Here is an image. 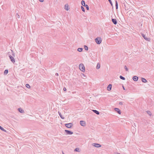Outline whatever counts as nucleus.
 Masks as SVG:
<instances>
[{"label":"nucleus","mask_w":154,"mask_h":154,"mask_svg":"<svg viewBox=\"0 0 154 154\" xmlns=\"http://www.w3.org/2000/svg\"><path fill=\"white\" fill-rule=\"evenodd\" d=\"M58 113L59 114V116H60L61 118L63 119H64V117H63L61 114V113L60 112H58Z\"/></svg>","instance_id":"a211bd4d"},{"label":"nucleus","mask_w":154,"mask_h":154,"mask_svg":"<svg viewBox=\"0 0 154 154\" xmlns=\"http://www.w3.org/2000/svg\"><path fill=\"white\" fill-rule=\"evenodd\" d=\"M83 49L82 48H79L77 49V51L79 52H81L82 51Z\"/></svg>","instance_id":"b1692460"},{"label":"nucleus","mask_w":154,"mask_h":154,"mask_svg":"<svg viewBox=\"0 0 154 154\" xmlns=\"http://www.w3.org/2000/svg\"><path fill=\"white\" fill-rule=\"evenodd\" d=\"M85 6V7L86 9L88 10H89V7L88 6V5H86Z\"/></svg>","instance_id":"7c9ffc66"},{"label":"nucleus","mask_w":154,"mask_h":154,"mask_svg":"<svg viewBox=\"0 0 154 154\" xmlns=\"http://www.w3.org/2000/svg\"><path fill=\"white\" fill-rule=\"evenodd\" d=\"M115 5L116 8L117 9L118 8V4L117 1L116 0L115 1Z\"/></svg>","instance_id":"6ab92c4d"},{"label":"nucleus","mask_w":154,"mask_h":154,"mask_svg":"<svg viewBox=\"0 0 154 154\" xmlns=\"http://www.w3.org/2000/svg\"><path fill=\"white\" fill-rule=\"evenodd\" d=\"M79 150V148H77L75 149L74 151L76 152H80V151Z\"/></svg>","instance_id":"a878e982"},{"label":"nucleus","mask_w":154,"mask_h":154,"mask_svg":"<svg viewBox=\"0 0 154 154\" xmlns=\"http://www.w3.org/2000/svg\"><path fill=\"white\" fill-rule=\"evenodd\" d=\"M112 21L114 24L116 25L117 23V21L116 19H112Z\"/></svg>","instance_id":"f8f14e48"},{"label":"nucleus","mask_w":154,"mask_h":154,"mask_svg":"<svg viewBox=\"0 0 154 154\" xmlns=\"http://www.w3.org/2000/svg\"><path fill=\"white\" fill-rule=\"evenodd\" d=\"M65 131L66 133L67 134L71 135L73 133L72 132L69 130H65Z\"/></svg>","instance_id":"39448f33"},{"label":"nucleus","mask_w":154,"mask_h":154,"mask_svg":"<svg viewBox=\"0 0 154 154\" xmlns=\"http://www.w3.org/2000/svg\"><path fill=\"white\" fill-rule=\"evenodd\" d=\"M92 145L97 148L101 146L100 144L97 143H93L92 144Z\"/></svg>","instance_id":"423d86ee"},{"label":"nucleus","mask_w":154,"mask_h":154,"mask_svg":"<svg viewBox=\"0 0 154 154\" xmlns=\"http://www.w3.org/2000/svg\"><path fill=\"white\" fill-rule=\"evenodd\" d=\"M0 129H1V130H2L3 131H4L5 132H6V130L4 129V128L2 127L1 126H0Z\"/></svg>","instance_id":"412c9836"},{"label":"nucleus","mask_w":154,"mask_h":154,"mask_svg":"<svg viewBox=\"0 0 154 154\" xmlns=\"http://www.w3.org/2000/svg\"><path fill=\"white\" fill-rule=\"evenodd\" d=\"M92 111L95 113L97 115H99L100 112L99 111H97V110H93Z\"/></svg>","instance_id":"dca6fc26"},{"label":"nucleus","mask_w":154,"mask_h":154,"mask_svg":"<svg viewBox=\"0 0 154 154\" xmlns=\"http://www.w3.org/2000/svg\"><path fill=\"white\" fill-rule=\"evenodd\" d=\"M65 125L67 128H70L72 127L73 125V124L72 123H69L66 124Z\"/></svg>","instance_id":"20e7f679"},{"label":"nucleus","mask_w":154,"mask_h":154,"mask_svg":"<svg viewBox=\"0 0 154 154\" xmlns=\"http://www.w3.org/2000/svg\"><path fill=\"white\" fill-rule=\"evenodd\" d=\"M141 81L143 82L144 83H146L147 82L146 79H145L143 78H141Z\"/></svg>","instance_id":"f3484780"},{"label":"nucleus","mask_w":154,"mask_h":154,"mask_svg":"<svg viewBox=\"0 0 154 154\" xmlns=\"http://www.w3.org/2000/svg\"><path fill=\"white\" fill-rule=\"evenodd\" d=\"M138 78L136 76H134L133 77V79L135 81H137L138 80Z\"/></svg>","instance_id":"9b49d317"},{"label":"nucleus","mask_w":154,"mask_h":154,"mask_svg":"<svg viewBox=\"0 0 154 154\" xmlns=\"http://www.w3.org/2000/svg\"><path fill=\"white\" fill-rule=\"evenodd\" d=\"M84 48L85 49V50L87 51L88 50V48L86 45H85L84 46Z\"/></svg>","instance_id":"cd10ccee"},{"label":"nucleus","mask_w":154,"mask_h":154,"mask_svg":"<svg viewBox=\"0 0 154 154\" xmlns=\"http://www.w3.org/2000/svg\"><path fill=\"white\" fill-rule=\"evenodd\" d=\"M95 41L97 44H100L102 41L101 38L100 37H97L95 39Z\"/></svg>","instance_id":"7ed1b4c3"},{"label":"nucleus","mask_w":154,"mask_h":154,"mask_svg":"<svg viewBox=\"0 0 154 154\" xmlns=\"http://www.w3.org/2000/svg\"><path fill=\"white\" fill-rule=\"evenodd\" d=\"M81 4L83 6H85L86 5L85 4V2L84 0H82L81 2Z\"/></svg>","instance_id":"aec40b11"},{"label":"nucleus","mask_w":154,"mask_h":154,"mask_svg":"<svg viewBox=\"0 0 154 154\" xmlns=\"http://www.w3.org/2000/svg\"><path fill=\"white\" fill-rule=\"evenodd\" d=\"M114 110H115L117 112L118 114H121V111H120V110L118 108H114Z\"/></svg>","instance_id":"9d476101"},{"label":"nucleus","mask_w":154,"mask_h":154,"mask_svg":"<svg viewBox=\"0 0 154 154\" xmlns=\"http://www.w3.org/2000/svg\"><path fill=\"white\" fill-rule=\"evenodd\" d=\"M8 73V69H5L4 72V74L5 75L7 74Z\"/></svg>","instance_id":"5701e85b"},{"label":"nucleus","mask_w":154,"mask_h":154,"mask_svg":"<svg viewBox=\"0 0 154 154\" xmlns=\"http://www.w3.org/2000/svg\"><path fill=\"white\" fill-rule=\"evenodd\" d=\"M119 104L120 105H122L123 104V102H121L119 103Z\"/></svg>","instance_id":"f704fd0d"},{"label":"nucleus","mask_w":154,"mask_h":154,"mask_svg":"<svg viewBox=\"0 0 154 154\" xmlns=\"http://www.w3.org/2000/svg\"><path fill=\"white\" fill-rule=\"evenodd\" d=\"M16 16H17V17L18 18H20V16L18 14V13H17L16 14Z\"/></svg>","instance_id":"72a5a7b5"},{"label":"nucleus","mask_w":154,"mask_h":154,"mask_svg":"<svg viewBox=\"0 0 154 154\" xmlns=\"http://www.w3.org/2000/svg\"><path fill=\"white\" fill-rule=\"evenodd\" d=\"M146 112H147V113L148 115H149L150 116H151L152 115V113L150 111H146Z\"/></svg>","instance_id":"bb28decb"},{"label":"nucleus","mask_w":154,"mask_h":154,"mask_svg":"<svg viewBox=\"0 0 154 154\" xmlns=\"http://www.w3.org/2000/svg\"><path fill=\"white\" fill-rule=\"evenodd\" d=\"M123 89L124 90H125V88L123 86Z\"/></svg>","instance_id":"58836bf2"},{"label":"nucleus","mask_w":154,"mask_h":154,"mask_svg":"<svg viewBox=\"0 0 154 154\" xmlns=\"http://www.w3.org/2000/svg\"><path fill=\"white\" fill-rule=\"evenodd\" d=\"M64 8L66 11H68L69 10V5L67 4H66L65 5Z\"/></svg>","instance_id":"1a4fd4ad"},{"label":"nucleus","mask_w":154,"mask_h":154,"mask_svg":"<svg viewBox=\"0 0 154 154\" xmlns=\"http://www.w3.org/2000/svg\"><path fill=\"white\" fill-rule=\"evenodd\" d=\"M11 53V55L13 56V57H15V53L12 50H11V51H10Z\"/></svg>","instance_id":"4468645a"},{"label":"nucleus","mask_w":154,"mask_h":154,"mask_svg":"<svg viewBox=\"0 0 154 154\" xmlns=\"http://www.w3.org/2000/svg\"><path fill=\"white\" fill-rule=\"evenodd\" d=\"M79 69L82 72H84L85 71V67L84 65L82 64H80L79 66Z\"/></svg>","instance_id":"f03ea898"},{"label":"nucleus","mask_w":154,"mask_h":154,"mask_svg":"<svg viewBox=\"0 0 154 154\" xmlns=\"http://www.w3.org/2000/svg\"><path fill=\"white\" fill-rule=\"evenodd\" d=\"M26 87L27 88H30L29 85L27 84H26Z\"/></svg>","instance_id":"c85d7f7f"},{"label":"nucleus","mask_w":154,"mask_h":154,"mask_svg":"<svg viewBox=\"0 0 154 154\" xmlns=\"http://www.w3.org/2000/svg\"><path fill=\"white\" fill-rule=\"evenodd\" d=\"M80 124L83 126H85L86 125L85 122L83 121H81L80 122Z\"/></svg>","instance_id":"0eeeda50"},{"label":"nucleus","mask_w":154,"mask_h":154,"mask_svg":"<svg viewBox=\"0 0 154 154\" xmlns=\"http://www.w3.org/2000/svg\"><path fill=\"white\" fill-rule=\"evenodd\" d=\"M81 9H82V11L84 12H85V9L83 6H81Z\"/></svg>","instance_id":"c756f323"},{"label":"nucleus","mask_w":154,"mask_h":154,"mask_svg":"<svg viewBox=\"0 0 154 154\" xmlns=\"http://www.w3.org/2000/svg\"><path fill=\"white\" fill-rule=\"evenodd\" d=\"M141 35L144 38L146 41H149L150 40V38H147L145 35L143 34H141Z\"/></svg>","instance_id":"6e6552de"},{"label":"nucleus","mask_w":154,"mask_h":154,"mask_svg":"<svg viewBox=\"0 0 154 154\" xmlns=\"http://www.w3.org/2000/svg\"><path fill=\"white\" fill-rule=\"evenodd\" d=\"M112 88V85L109 84L107 86V89L108 91H110Z\"/></svg>","instance_id":"ddd939ff"},{"label":"nucleus","mask_w":154,"mask_h":154,"mask_svg":"<svg viewBox=\"0 0 154 154\" xmlns=\"http://www.w3.org/2000/svg\"><path fill=\"white\" fill-rule=\"evenodd\" d=\"M119 78L120 79H122L123 80H125V78L123 76H122V75H120L119 76Z\"/></svg>","instance_id":"393cba45"},{"label":"nucleus","mask_w":154,"mask_h":154,"mask_svg":"<svg viewBox=\"0 0 154 154\" xmlns=\"http://www.w3.org/2000/svg\"><path fill=\"white\" fill-rule=\"evenodd\" d=\"M39 1L41 2H44V0H39Z\"/></svg>","instance_id":"e433bc0d"},{"label":"nucleus","mask_w":154,"mask_h":154,"mask_svg":"<svg viewBox=\"0 0 154 154\" xmlns=\"http://www.w3.org/2000/svg\"><path fill=\"white\" fill-rule=\"evenodd\" d=\"M100 66L99 63H98L96 66V68L97 69H98L100 68Z\"/></svg>","instance_id":"4be33fe9"},{"label":"nucleus","mask_w":154,"mask_h":154,"mask_svg":"<svg viewBox=\"0 0 154 154\" xmlns=\"http://www.w3.org/2000/svg\"><path fill=\"white\" fill-rule=\"evenodd\" d=\"M55 75L56 76H58V74L57 73H56L55 74Z\"/></svg>","instance_id":"4c0bfd02"},{"label":"nucleus","mask_w":154,"mask_h":154,"mask_svg":"<svg viewBox=\"0 0 154 154\" xmlns=\"http://www.w3.org/2000/svg\"><path fill=\"white\" fill-rule=\"evenodd\" d=\"M8 55L9 58L10 59V60H11V62L13 63H14L15 62V60L14 59V57H13L11 55V52H9L8 53Z\"/></svg>","instance_id":"f257e3e1"},{"label":"nucleus","mask_w":154,"mask_h":154,"mask_svg":"<svg viewBox=\"0 0 154 154\" xmlns=\"http://www.w3.org/2000/svg\"><path fill=\"white\" fill-rule=\"evenodd\" d=\"M18 110L21 113H23L24 112V110L23 109H22L21 108H19L18 109Z\"/></svg>","instance_id":"2eb2a0df"},{"label":"nucleus","mask_w":154,"mask_h":154,"mask_svg":"<svg viewBox=\"0 0 154 154\" xmlns=\"http://www.w3.org/2000/svg\"><path fill=\"white\" fill-rule=\"evenodd\" d=\"M62 152L63 154H65L63 151Z\"/></svg>","instance_id":"ea45409f"},{"label":"nucleus","mask_w":154,"mask_h":154,"mask_svg":"<svg viewBox=\"0 0 154 154\" xmlns=\"http://www.w3.org/2000/svg\"><path fill=\"white\" fill-rule=\"evenodd\" d=\"M124 68L125 69V70L127 71H128V69L127 67V66H124Z\"/></svg>","instance_id":"2f4dec72"},{"label":"nucleus","mask_w":154,"mask_h":154,"mask_svg":"<svg viewBox=\"0 0 154 154\" xmlns=\"http://www.w3.org/2000/svg\"><path fill=\"white\" fill-rule=\"evenodd\" d=\"M109 2L110 3V4L112 6V2L111 1V0H108Z\"/></svg>","instance_id":"473e14b6"},{"label":"nucleus","mask_w":154,"mask_h":154,"mask_svg":"<svg viewBox=\"0 0 154 154\" xmlns=\"http://www.w3.org/2000/svg\"><path fill=\"white\" fill-rule=\"evenodd\" d=\"M63 90L64 91H66V88H65V87H64L63 88Z\"/></svg>","instance_id":"c9c22d12"}]
</instances>
